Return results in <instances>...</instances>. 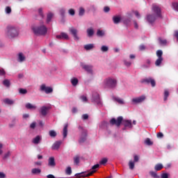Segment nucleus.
<instances>
[{
	"label": "nucleus",
	"instance_id": "f257e3e1",
	"mask_svg": "<svg viewBox=\"0 0 178 178\" xmlns=\"http://www.w3.org/2000/svg\"><path fill=\"white\" fill-rule=\"evenodd\" d=\"M123 124L124 127L125 128L128 129H132L133 128V124L131 120H124L122 116H119L115 119V118H112L110 121L109 124L111 126L115 125L117 127H120Z\"/></svg>",
	"mask_w": 178,
	"mask_h": 178
},
{
	"label": "nucleus",
	"instance_id": "f03ea898",
	"mask_svg": "<svg viewBox=\"0 0 178 178\" xmlns=\"http://www.w3.org/2000/svg\"><path fill=\"white\" fill-rule=\"evenodd\" d=\"M6 35L9 39L15 38L19 35V30L14 26L8 25L6 26Z\"/></svg>",
	"mask_w": 178,
	"mask_h": 178
},
{
	"label": "nucleus",
	"instance_id": "7ed1b4c3",
	"mask_svg": "<svg viewBox=\"0 0 178 178\" xmlns=\"http://www.w3.org/2000/svg\"><path fill=\"white\" fill-rule=\"evenodd\" d=\"M99 168V164L97 163L92 166L91 168L92 170L90 171L89 172L87 173L86 171L81 172L80 173L75 174V176L79 178L90 177L97 172V169H98Z\"/></svg>",
	"mask_w": 178,
	"mask_h": 178
},
{
	"label": "nucleus",
	"instance_id": "20e7f679",
	"mask_svg": "<svg viewBox=\"0 0 178 178\" xmlns=\"http://www.w3.org/2000/svg\"><path fill=\"white\" fill-rule=\"evenodd\" d=\"M32 31L38 36L45 35L47 33V28L44 25L33 27Z\"/></svg>",
	"mask_w": 178,
	"mask_h": 178
},
{
	"label": "nucleus",
	"instance_id": "39448f33",
	"mask_svg": "<svg viewBox=\"0 0 178 178\" xmlns=\"http://www.w3.org/2000/svg\"><path fill=\"white\" fill-rule=\"evenodd\" d=\"M104 83L106 88L113 89L116 88L118 81L115 79L107 78L104 81Z\"/></svg>",
	"mask_w": 178,
	"mask_h": 178
},
{
	"label": "nucleus",
	"instance_id": "423d86ee",
	"mask_svg": "<svg viewBox=\"0 0 178 178\" xmlns=\"http://www.w3.org/2000/svg\"><path fill=\"white\" fill-rule=\"evenodd\" d=\"M78 129L81 132L80 138L79 140V143L81 144L85 143L87 140L88 131L81 126H79Z\"/></svg>",
	"mask_w": 178,
	"mask_h": 178
},
{
	"label": "nucleus",
	"instance_id": "0eeeda50",
	"mask_svg": "<svg viewBox=\"0 0 178 178\" xmlns=\"http://www.w3.org/2000/svg\"><path fill=\"white\" fill-rule=\"evenodd\" d=\"M152 11L155 14L156 17L162 18L161 8L156 4H153Z\"/></svg>",
	"mask_w": 178,
	"mask_h": 178
},
{
	"label": "nucleus",
	"instance_id": "6e6552de",
	"mask_svg": "<svg viewBox=\"0 0 178 178\" xmlns=\"http://www.w3.org/2000/svg\"><path fill=\"white\" fill-rule=\"evenodd\" d=\"M92 101H93L97 106H102V101H101L100 96H99V93L95 92V93L92 95Z\"/></svg>",
	"mask_w": 178,
	"mask_h": 178
},
{
	"label": "nucleus",
	"instance_id": "1a4fd4ad",
	"mask_svg": "<svg viewBox=\"0 0 178 178\" xmlns=\"http://www.w3.org/2000/svg\"><path fill=\"white\" fill-rule=\"evenodd\" d=\"M140 160L138 155H134V161L130 160L129 161V168L130 170H134L135 168V163L138 162Z\"/></svg>",
	"mask_w": 178,
	"mask_h": 178
},
{
	"label": "nucleus",
	"instance_id": "9d476101",
	"mask_svg": "<svg viewBox=\"0 0 178 178\" xmlns=\"http://www.w3.org/2000/svg\"><path fill=\"white\" fill-rule=\"evenodd\" d=\"M69 31L71 33V35L73 36L74 40L78 41L79 40V38L78 36V30L75 29L74 27H70L69 29Z\"/></svg>",
	"mask_w": 178,
	"mask_h": 178
},
{
	"label": "nucleus",
	"instance_id": "9b49d317",
	"mask_svg": "<svg viewBox=\"0 0 178 178\" xmlns=\"http://www.w3.org/2000/svg\"><path fill=\"white\" fill-rule=\"evenodd\" d=\"M145 99H146V96L141 95L138 97L133 98L131 102L135 104H138L143 103Z\"/></svg>",
	"mask_w": 178,
	"mask_h": 178
},
{
	"label": "nucleus",
	"instance_id": "f8f14e48",
	"mask_svg": "<svg viewBox=\"0 0 178 178\" xmlns=\"http://www.w3.org/2000/svg\"><path fill=\"white\" fill-rule=\"evenodd\" d=\"M56 38L57 40H69L70 39L67 33L65 32H61L59 35H56Z\"/></svg>",
	"mask_w": 178,
	"mask_h": 178
},
{
	"label": "nucleus",
	"instance_id": "ddd939ff",
	"mask_svg": "<svg viewBox=\"0 0 178 178\" xmlns=\"http://www.w3.org/2000/svg\"><path fill=\"white\" fill-rule=\"evenodd\" d=\"M40 90L44 91L46 94H50L53 92V88L51 87H47L45 84L40 86Z\"/></svg>",
	"mask_w": 178,
	"mask_h": 178
},
{
	"label": "nucleus",
	"instance_id": "4468645a",
	"mask_svg": "<svg viewBox=\"0 0 178 178\" xmlns=\"http://www.w3.org/2000/svg\"><path fill=\"white\" fill-rule=\"evenodd\" d=\"M49 109H50V108L49 106H43L40 107V111H39L40 114L42 116L45 117V116H47Z\"/></svg>",
	"mask_w": 178,
	"mask_h": 178
},
{
	"label": "nucleus",
	"instance_id": "2eb2a0df",
	"mask_svg": "<svg viewBox=\"0 0 178 178\" xmlns=\"http://www.w3.org/2000/svg\"><path fill=\"white\" fill-rule=\"evenodd\" d=\"M159 18L155 15H147V20L149 24H153L156 22V20Z\"/></svg>",
	"mask_w": 178,
	"mask_h": 178
},
{
	"label": "nucleus",
	"instance_id": "dca6fc26",
	"mask_svg": "<svg viewBox=\"0 0 178 178\" xmlns=\"http://www.w3.org/2000/svg\"><path fill=\"white\" fill-rule=\"evenodd\" d=\"M82 68L89 74H92V66L90 65H81Z\"/></svg>",
	"mask_w": 178,
	"mask_h": 178
},
{
	"label": "nucleus",
	"instance_id": "f3484780",
	"mask_svg": "<svg viewBox=\"0 0 178 178\" xmlns=\"http://www.w3.org/2000/svg\"><path fill=\"white\" fill-rule=\"evenodd\" d=\"M42 136L40 135H37L35 138L32 139V143L34 145H38L42 141Z\"/></svg>",
	"mask_w": 178,
	"mask_h": 178
},
{
	"label": "nucleus",
	"instance_id": "a211bd4d",
	"mask_svg": "<svg viewBox=\"0 0 178 178\" xmlns=\"http://www.w3.org/2000/svg\"><path fill=\"white\" fill-rule=\"evenodd\" d=\"M48 165L51 168L56 166L55 158L54 156H50L48 159Z\"/></svg>",
	"mask_w": 178,
	"mask_h": 178
},
{
	"label": "nucleus",
	"instance_id": "6ab92c4d",
	"mask_svg": "<svg viewBox=\"0 0 178 178\" xmlns=\"http://www.w3.org/2000/svg\"><path fill=\"white\" fill-rule=\"evenodd\" d=\"M112 19L114 24H119L122 21V17L120 15L113 16Z\"/></svg>",
	"mask_w": 178,
	"mask_h": 178
},
{
	"label": "nucleus",
	"instance_id": "aec40b11",
	"mask_svg": "<svg viewBox=\"0 0 178 178\" xmlns=\"http://www.w3.org/2000/svg\"><path fill=\"white\" fill-rule=\"evenodd\" d=\"M62 143L61 141H56L51 146V149L52 150H58L60 145H61Z\"/></svg>",
	"mask_w": 178,
	"mask_h": 178
},
{
	"label": "nucleus",
	"instance_id": "412c9836",
	"mask_svg": "<svg viewBox=\"0 0 178 178\" xmlns=\"http://www.w3.org/2000/svg\"><path fill=\"white\" fill-rule=\"evenodd\" d=\"M3 102L8 106H12L13 104H15V100L9 99V98H5L4 99H3Z\"/></svg>",
	"mask_w": 178,
	"mask_h": 178
},
{
	"label": "nucleus",
	"instance_id": "4be33fe9",
	"mask_svg": "<svg viewBox=\"0 0 178 178\" xmlns=\"http://www.w3.org/2000/svg\"><path fill=\"white\" fill-rule=\"evenodd\" d=\"M26 60V57L23 53L20 52L18 54V62L22 63Z\"/></svg>",
	"mask_w": 178,
	"mask_h": 178
},
{
	"label": "nucleus",
	"instance_id": "5701e85b",
	"mask_svg": "<svg viewBox=\"0 0 178 178\" xmlns=\"http://www.w3.org/2000/svg\"><path fill=\"white\" fill-rule=\"evenodd\" d=\"M25 108L26 109H29V110H35L37 108V106H35V105H33L31 103H27L25 105Z\"/></svg>",
	"mask_w": 178,
	"mask_h": 178
},
{
	"label": "nucleus",
	"instance_id": "b1692460",
	"mask_svg": "<svg viewBox=\"0 0 178 178\" xmlns=\"http://www.w3.org/2000/svg\"><path fill=\"white\" fill-rule=\"evenodd\" d=\"M67 128L68 124H65L63 129V136L64 138H67Z\"/></svg>",
	"mask_w": 178,
	"mask_h": 178
},
{
	"label": "nucleus",
	"instance_id": "393cba45",
	"mask_svg": "<svg viewBox=\"0 0 178 178\" xmlns=\"http://www.w3.org/2000/svg\"><path fill=\"white\" fill-rule=\"evenodd\" d=\"M84 49L86 51L92 50L95 48L94 44H88L84 45Z\"/></svg>",
	"mask_w": 178,
	"mask_h": 178
},
{
	"label": "nucleus",
	"instance_id": "a878e982",
	"mask_svg": "<svg viewBox=\"0 0 178 178\" xmlns=\"http://www.w3.org/2000/svg\"><path fill=\"white\" fill-rule=\"evenodd\" d=\"M163 168V165L162 163H157L154 166V170L158 172L161 171Z\"/></svg>",
	"mask_w": 178,
	"mask_h": 178
},
{
	"label": "nucleus",
	"instance_id": "bb28decb",
	"mask_svg": "<svg viewBox=\"0 0 178 178\" xmlns=\"http://www.w3.org/2000/svg\"><path fill=\"white\" fill-rule=\"evenodd\" d=\"M163 61V58H158L155 61V66L160 67Z\"/></svg>",
	"mask_w": 178,
	"mask_h": 178
},
{
	"label": "nucleus",
	"instance_id": "cd10ccee",
	"mask_svg": "<svg viewBox=\"0 0 178 178\" xmlns=\"http://www.w3.org/2000/svg\"><path fill=\"white\" fill-rule=\"evenodd\" d=\"M54 17V14L52 13H49L47 15V24H49Z\"/></svg>",
	"mask_w": 178,
	"mask_h": 178
},
{
	"label": "nucleus",
	"instance_id": "c85d7f7f",
	"mask_svg": "<svg viewBox=\"0 0 178 178\" xmlns=\"http://www.w3.org/2000/svg\"><path fill=\"white\" fill-rule=\"evenodd\" d=\"M158 40L161 46H166L168 44L167 40H163L161 38H159Z\"/></svg>",
	"mask_w": 178,
	"mask_h": 178
},
{
	"label": "nucleus",
	"instance_id": "c756f323",
	"mask_svg": "<svg viewBox=\"0 0 178 178\" xmlns=\"http://www.w3.org/2000/svg\"><path fill=\"white\" fill-rule=\"evenodd\" d=\"M74 163L76 165H79L80 163V156L76 155L73 157Z\"/></svg>",
	"mask_w": 178,
	"mask_h": 178
},
{
	"label": "nucleus",
	"instance_id": "7c9ffc66",
	"mask_svg": "<svg viewBox=\"0 0 178 178\" xmlns=\"http://www.w3.org/2000/svg\"><path fill=\"white\" fill-rule=\"evenodd\" d=\"M94 33H95V32H94V29L92 28L87 29V34L89 38L93 36Z\"/></svg>",
	"mask_w": 178,
	"mask_h": 178
},
{
	"label": "nucleus",
	"instance_id": "2f4dec72",
	"mask_svg": "<svg viewBox=\"0 0 178 178\" xmlns=\"http://www.w3.org/2000/svg\"><path fill=\"white\" fill-rule=\"evenodd\" d=\"M31 173L33 175H38V174H40L41 173V169L40 168H33L31 170Z\"/></svg>",
	"mask_w": 178,
	"mask_h": 178
},
{
	"label": "nucleus",
	"instance_id": "473e14b6",
	"mask_svg": "<svg viewBox=\"0 0 178 178\" xmlns=\"http://www.w3.org/2000/svg\"><path fill=\"white\" fill-rule=\"evenodd\" d=\"M3 85L6 88H10V81L8 79H4L3 81Z\"/></svg>",
	"mask_w": 178,
	"mask_h": 178
},
{
	"label": "nucleus",
	"instance_id": "72a5a7b5",
	"mask_svg": "<svg viewBox=\"0 0 178 178\" xmlns=\"http://www.w3.org/2000/svg\"><path fill=\"white\" fill-rule=\"evenodd\" d=\"M71 83L73 86H76L79 83V80L77 78H74L71 79Z\"/></svg>",
	"mask_w": 178,
	"mask_h": 178
},
{
	"label": "nucleus",
	"instance_id": "f704fd0d",
	"mask_svg": "<svg viewBox=\"0 0 178 178\" xmlns=\"http://www.w3.org/2000/svg\"><path fill=\"white\" fill-rule=\"evenodd\" d=\"M49 135L51 138H55L57 136V133L54 130H50L49 131Z\"/></svg>",
	"mask_w": 178,
	"mask_h": 178
},
{
	"label": "nucleus",
	"instance_id": "c9c22d12",
	"mask_svg": "<svg viewBox=\"0 0 178 178\" xmlns=\"http://www.w3.org/2000/svg\"><path fill=\"white\" fill-rule=\"evenodd\" d=\"M170 96V92L168 90H165L164 91V98H163V100L164 102H166L168 100V98Z\"/></svg>",
	"mask_w": 178,
	"mask_h": 178
},
{
	"label": "nucleus",
	"instance_id": "e433bc0d",
	"mask_svg": "<svg viewBox=\"0 0 178 178\" xmlns=\"http://www.w3.org/2000/svg\"><path fill=\"white\" fill-rule=\"evenodd\" d=\"M163 52L162 50H157L156 51V56L159 58H163Z\"/></svg>",
	"mask_w": 178,
	"mask_h": 178
},
{
	"label": "nucleus",
	"instance_id": "4c0bfd02",
	"mask_svg": "<svg viewBox=\"0 0 178 178\" xmlns=\"http://www.w3.org/2000/svg\"><path fill=\"white\" fill-rule=\"evenodd\" d=\"M152 78H147L141 80L142 83L150 84Z\"/></svg>",
	"mask_w": 178,
	"mask_h": 178
},
{
	"label": "nucleus",
	"instance_id": "58836bf2",
	"mask_svg": "<svg viewBox=\"0 0 178 178\" xmlns=\"http://www.w3.org/2000/svg\"><path fill=\"white\" fill-rule=\"evenodd\" d=\"M172 9L178 12V2L172 3Z\"/></svg>",
	"mask_w": 178,
	"mask_h": 178
},
{
	"label": "nucleus",
	"instance_id": "ea45409f",
	"mask_svg": "<svg viewBox=\"0 0 178 178\" xmlns=\"http://www.w3.org/2000/svg\"><path fill=\"white\" fill-rule=\"evenodd\" d=\"M104 35H105L104 31H102V30H100V29H98V30H97V35L98 37H103V36H104Z\"/></svg>",
	"mask_w": 178,
	"mask_h": 178
},
{
	"label": "nucleus",
	"instance_id": "a19ab883",
	"mask_svg": "<svg viewBox=\"0 0 178 178\" xmlns=\"http://www.w3.org/2000/svg\"><path fill=\"white\" fill-rule=\"evenodd\" d=\"M72 173V168L70 166H68L65 170V174L67 175H71Z\"/></svg>",
	"mask_w": 178,
	"mask_h": 178
},
{
	"label": "nucleus",
	"instance_id": "79ce46f5",
	"mask_svg": "<svg viewBox=\"0 0 178 178\" xmlns=\"http://www.w3.org/2000/svg\"><path fill=\"white\" fill-rule=\"evenodd\" d=\"M149 175L153 177V178H160V177L157 175V173L154 171H150Z\"/></svg>",
	"mask_w": 178,
	"mask_h": 178
},
{
	"label": "nucleus",
	"instance_id": "37998d69",
	"mask_svg": "<svg viewBox=\"0 0 178 178\" xmlns=\"http://www.w3.org/2000/svg\"><path fill=\"white\" fill-rule=\"evenodd\" d=\"M84 14H85V9L81 7L79 10V15L80 17H82L84 15Z\"/></svg>",
	"mask_w": 178,
	"mask_h": 178
},
{
	"label": "nucleus",
	"instance_id": "c03bdc74",
	"mask_svg": "<svg viewBox=\"0 0 178 178\" xmlns=\"http://www.w3.org/2000/svg\"><path fill=\"white\" fill-rule=\"evenodd\" d=\"M145 143L147 145H149V146H151L153 145V142L149 138H147Z\"/></svg>",
	"mask_w": 178,
	"mask_h": 178
},
{
	"label": "nucleus",
	"instance_id": "a18cd8bd",
	"mask_svg": "<svg viewBox=\"0 0 178 178\" xmlns=\"http://www.w3.org/2000/svg\"><path fill=\"white\" fill-rule=\"evenodd\" d=\"M113 99L120 104H124V101L118 97H113Z\"/></svg>",
	"mask_w": 178,
	"mask_h": 178
},
{
	"label": "nucleus",
	"instance_id": "49530a36",
	"mask_svg": "<svg viewBox=\"0 0 178 178\" xmlns=\"http://www.w3.org/2000/svg\"><path fill=\"white\" fill-rule=\"evenodd\" d=\"M108 162V159L107 158H103L102 160L99 161V164L100 165H105Z\"/></svg>",
	"mask_w": 178,
	"mask_h": 178
},
{
	"label": "nucleus",
	"instance_id": "de8ad7c7",
	"mask_svg": "<svg viewBox=\"0 0 178 178\" xmlns=\"http://www.w3.org/2000/svg\"><path fill=\"white\" fill-rule=\"evenodd\" d=\"M5 12L6 14L10 15L12 13V9L10 6H6L5 8Z\"/></svg>",
	"mask_w": 178,
	"mask_h": 178
},
{
	"label": "nucleus",
	"instance_id": "09e8293b",
	"mask_svg": "<svg viewBox=\"0 0 178 178\" xmlns=\"http://www.w3.org/2000/svg\"><path fill=\"white\" fill-rule=\"evenodd\" d=\"M19 93L21 95H26L27 94V90L24 88H19Z\"/></svg>",
	"mask_w": 178,
	"mask_h": 178
},
{
	"label": "nucleus",
	"instance_id": "8fccbe9b",
	"mask_svg": "<svg viewBox=\"0 0 178 178\" xmlns=\"http://www.w3.org/2000/svg\"><path fill=\"white\" fill-rule=\"evenodd\" d=\"M101 51L102 52H107L108 51V47L105 46V45L102 46Z\"/></svg>",
	"mask_w": 178,
	"mask_h": 178
},
{
	"label": "nucleus",
	"instance_id": "3c124183",
	"mask_svg": "<svg viewBox=\"0 0 178 178\" xmlns=\"http://www.w3.org/2000/svg\"><path fill=\"white\" fill-rule=\"evenodd\" d=\"M38 14L39 15L42 17V18H44V13H43V10L42 8H40L38 9Z\"/></svg>",
	"mask_w": 178,
	"mask_h": 178
},
{
	"label": "nucleus",
	"instance_id": "603ef678",
	"mask_svg": "<svg viewBox=\"0 0 178 178\" xmlns=\"http://www.w3.org/2000/svg\"><path fill=\"white\" fill-rule=\"evenodd\" d=\"M68 13L71 16H74L75 15V10L73 8H70L68 10Z\"/></svg>",
	"mask_w": 178,
	"mask_h": 178
},
{
	"label": "nucleus",
	"instance_id": "864d4df0",
	"mask_svg": "<svg viewBox=\"0 0 178 178\" xmlns=\"http://www.w3.org/2000/svg\"><path fill=\"white\" fill-rule=\"evenodd\" d=\"M150 84H151L152 88L156 87V81L152 78H151Z\"/></svg>",
	"mask_w": 178,
	"mask_h": 178
},
{
	"label": "nucleus",
	"instance_id": "5fc2aeb1",
	"mask_svg": "<svg viewBox=\"0 0 178 178\" xmlns=\"http://www.w3.org/2000/svg\"><path fill=\"white\" fill-rule=\"evenodd\" d=\"M124 64L126 67H130L131 65V62L124 60Z\"/></svg>",
	"mask_w": 178,
	"mask_h": 178
},
{
	"label": "nucleus",
	"instance_id": "6e6d98bb",
	"mask_svg": "<svg viewBox=\"0 0 178 178\" xmlns=\"http://www.w3.org/2000/svg\"><path fill=\"white\" fill-rule=\"evenodd\" d=\"M10 156V151H8V152L3 155V159H8Z\"/></svg>",
	"mask_w": 178,
	"mask_h": 178
},
{
	"label": "nucleus",
	"instance_id": "4d7b16f0",
	"mask_svg": "<svg viewBox=\"0 0 178 178\" xmlns=\"http://www.w3.org/2000/svg\"><path fill=\"white\" fill-rule=\"evenodd\" d=\"M146 49V46L145 44H140L139 46V50L140 51H145Z\"/></svg>",
	"mask_w": 178,
	"mask_h": 178
},
{
	"label": "nucleus",
	"instance_id": "13d9d810",
	"mask_svg": "<svg viewBox=\"0 0 178 178\" xmlns=\"http://www.w3.org/2000/svg\"><path fill=\"white\" fill-rule=\"evenodd\" d=\"M80 99H81V101L83 102H88V98L85 95L81 96Z\"/></svg>",
	"mask_w": 178,
	"mask_h": 178
},
{
	"label": "nucleus",
	"instance_id": "bf43d9fd",
	"mask_svg": "<svg viewBox=\"0 0 178 178\" xmlns=\"http://www.w3.org/2000/svg\"><path fill=\"white\" fill-rule=\"evenodd\" d=\"M36 127V122H33L32 123H31L30 124V128L32 129H35Z\"/></svg>",
	"mask_w": 178,
	"mask_h": 178
},
{
	"label": "nucleus",
	"instance_id": "052dcab7",
	"mask_svg": "<svg viewBox=\"0 0 178 178\" xmlns=\"http://www.w3.org/2000/svg\"><path fill=\"white\" fill-rule=\"evenodd\" d=\"M110 8L108 7V6H105L104 8V12L105 13H109L110 12Z\"/></svg>",
	"mask_w": 178,
	"mask_h": 178
},
{
	"label": "nucleus",
	"instance_id": "680f3d73",
	"mask_svg": "<svg viewBox=\"0 0 178 178\" xmlns=\"http://www.w3.org/2000/svg\"><path fill=\"white\" fill-rule=\"evenodd\" d=\"M161 178H169L168 173H167V172L162 173Z\"/></svg>",
	"mask_w": 178,
	"mask_h": 178
},
{
	"label": "nucleus",
	"instance_id": "e2e57ef3",
	"mask_svg": "<svg viewBox=\"0 0 178 178\" xmlns=\"http://www.w3.org/2000/svg\"><path fill=\"white\" fill-rule=\"evenodd\" d=\"M88 118H89V115H88L87 113L83 114V115H82V119H83V120H88Z\"/></svg>",
	"mask_w": 178,
	"mask_h": 178
},
{
	"label": "nucleus",
	"instance_id": "0e129e2a",
	"mask_svg": "<svg viewBox=\"0 0 178 178\" xmlns=\"http://www.w3.org/2000/svg\"><path fill=\"white\" fill-rule=\"evenodd\" d=\"M6 75V71L3 69H0V76Z\"/></svg>",
	"mask_w": 178,
	"mask_h": 178
},
{
	"label": "nucleus",
	"instance_id": "69168bd1",
	"mask_svg": "<svg viewBox=\"0 0 178 178\" xmlns=\"http://www.w3.org/2000/svg\"><path fill=\"white\" fill-rule=\"evenodd\" d=\"M38 124L40 127H43L44 126V122L42 120L38 121Z\"/></svg>",
	"mask_w": 178,
	"mask_h": 178
},
{
	"label": "nucleus",
	"instance_id": "338daca9",
	"mask_svg": "<svg viewBox=\"0 0 178 178\" xmlns=\"http://www.w3.org/2000/svg\"><path fill=\"white\" fill-rule=\"evenodd\" d=\"M6 174L3 172H0V178H5Z\"/></svg>",
	"mask_w": 178,
	"mask_h": 178
},
{
	"label": "nucleus",
	"instance_id": "774afa93",
	"mask_svg": "<svg viewBox=\"0 0 178 178\" xmlns=\"http://www.w3.org/2000/svg\"><path fill=\"white\" fill-rule=\"evenodd\" d=\"M175 37L177 38V41H178V31H176L175 32Z\"/></svg>",
	"mask_w": 178,
	"mask_h": 178
}]
</instances>
